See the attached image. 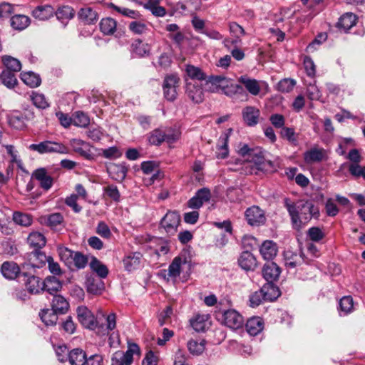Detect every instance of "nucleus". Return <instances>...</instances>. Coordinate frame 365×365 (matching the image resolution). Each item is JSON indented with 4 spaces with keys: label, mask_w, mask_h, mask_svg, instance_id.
Wrapping results in <instances>:
<instances>
[{
    "label": "nucleus",
    "mask_w": 365,
    "mask_h": 365,
    "mask_svg": "<svg viewBox=\"0 0 365 365\" xmlns=\"http://www.w3.org/2000/svg\"><path fill=\"white\" fill-rule=\"evenodd\" d=\"M307 237L313 242H319L325 235L319 227H312L307 230Z\"/></svg>",
    "instance_id": "nucleus-61"
},
{
    "label": "nucleus",
    "mask_w": 365,
    "mask_h": 365,
    "mask_svg": "<svg viewBox=\"0 0 365 365\" xmlns=\"http://www.w3.org/2000/svg\"><path fill=\"white\" fill-rule=\"evenodd\" d=\"M26 121L27 120L24 118L23 113L19 111H14L9 116V124L16 130H24L26 128Z\"/></svg>",
    "instance_id": "nucleus-36"
},
{
    "label": "nucleus",
    "mask_w": 365,
    "mask_h": 365,
    "mask_svg": "<svg viewBox=\"0 0 365 365\" xmlns=\"http://www.w3.org/2000/svg\"><path fill=\"white\" fill-rule=\"evenodd\" d=\"M69 303L61 295H54L51 302V308L58 314H65L69 309Z\"/></svg>",
    "instance_id": "nucleus-31"
},
{
    "label": "nucleus",
    "mask_w": 365,
    "mask_h": 365,
    "mask_svg": "<svg viewBox=\"0 0 365 365\" xmlns=\"http://www.w3.org/2000/svg\"><path fill=\"white\" fill-rule=\"evenodd\" d=\"M28 244L33 250H38L45 247L46 239L43 234L38 232H33L29 235Z\"/></svg>",
    "instance_id": "nucleus-33"
},
{
    "label": "nucleus",
    "mask_w": 365,
    "mask_h": 365,
    "mask_svg": "<svg viewBox=\"0 0 365 365\" xmlns=\"http://www.w3.org/2000/svg\"><path fill=\"white\" fill-rule=\"evenodd\" d=\"M31 100L33 104L39 109H46L49 107V103L46 100L43 94L32 92Z\"/></svg>",
    "instance_id": "nucleus-55"
},
{
    "label": "nucleus",
    "mask_w": 365,
    "mask_h": 365,
    "mask_svg": "<svg viewBox=\"0 0 365 365\" xmlns=\"http://www.w3.org/2000/svg\"><path fill=\"white\" fill-rule=\"evenodd\" d=\"M238 81L243 84L252 95L257 96L259 93L260 86L257 80L250 78L247 76L245 75L240 76Z\"/></svg>",
    "instance_id": "nucleus-35"
},
{
    "label": "nucleus",
    "mask_w": 365,
    "mask_h": 365,
    "mask_svg": "<svg viewBox=\"0 0 365 365\" xmlns=\"http://www.w3.org/2000/svg\"><path fill=\"white\" fill-rule=\"evenodd\" d=\"M280 134L283 138L287 139L294 145H297V138L296 137V133L293 128L284 127L282 129Z\"/></svg>",
    "instance_id": "nucleus-62"
},
{
    "label": "nucleus",
    "mask_w": 365,
    "mask_h": 365,
    "mask_svg": "<svg viewBox=\"0 0 365 365\" xmlns=\"http://www.w3.org/2000/svg\"><path fill=\"white\" fill-rule=\"evenodd\" d=\"M68 361L71 365H85L87 356L82 349L75 348L68 352Z\"/></svg>",
    "instance_id": "nucleus-27"
},
{
    "label": "nucleus",
    "mask_w": 365,
    "mask_h": 365,
    "mask_svg": "<svg viewBox=\"0 0 365 365\" xmlns=\"http://www.w3.org/2000/svg\"><path fill=\"white\" fill-rule=\"evenodd\" d=\"M30 23V18L24 14H14L10 18V25L14 30L22 31L27 28Z\"/></svg>",
    "instance_id": "nucleus-29"
},
{
    "label": "nucleus",
    "mask_w": 365,
    "mask_h": 365,
    "mask_svg": "<svg viewBox=\"0 0 365 365\" xmlns=\"http://www.w3.org/2000/svg\"><path fill=\"white\" fill-rule=\"evenodd\" d=\"M14 14V5L3 2L0 4V19L9 18Z\"/></svg>",
    "instance_id": "nucleus-63"
},
{
    "label": "nucleus",
    "mask_w": 365,
    "mask_h": 365,
    "mask_svg": "<svg viewBox=\"0 0 365 365\" xmlns=\"http://www.w3.org/2000/svg\"><path fill=\"white\" fill-rule=\"evenodd\" d=\"M99 28L104 35H113L117 31V21L111 17L103 18L99 23Z\"/></svg>",
    "instance_id": "nucleus-30"
},
{
    "label": "nucleus",
    "mask_w": 365,
    "mask_h": 365,
    "mask_svg": "<svg viewBox=\"0 0 365 365\" xmlns=\"http://www.w3.org/2000/svg\"><path fill=\"white\" fill-rule=\"evenodd\" d=\"M142 255L140 252H132L123 258V264L125 270L132 272L140 266Z\"/></svg>",
    "instance_id": "nucleus-26"
},
{
    "label": "nucleus",
    "mask_w": 365,
    "mask_h": 365,
    "mask_svg": "<svg viewBox=\"0 0 365 365\" xmlns=\"http://www.w3.org/2000/svg\"><path fill=\"white\" fill-rule=\"evenodd\" d=\"M277 245L272 240L264 241L259 248L260 254L267 262H272L271 260L277 255Z\"/></svg>",
    "instance_id": "nucleus-21"
},
{
    "label": "nucleus",
    "mask_w": 365,
    "mask_h": 365,
    "mask_svg": "<svg viewBox=\"0 0 365 365\" xmlns=\"http://www.w3.org/2000/svg\"><path fill=\"white\" fill-rule=\"evenodd\" d=\"M182 263V259L180 257H175L168 267V276L173 278H176L180 274V267Z\"/></svg>",
    "instance_id": "nucleus-53"
},
{
    "label": "nucleus",
    "mask_w": 365,
    "mask_h": 365,
    "mask_svg": "<svg viewBox=\"0 0 365 365\" xmlns=\"http://www.w3.org/2000/svg\"><path fill=\"white\" fill-rule=\"evenodd\" d=\"M245 328L249 334L256 336L264 328L263 319L259 317H252L247 321Z\"/></svg>",
    "instance_id": "nucleus-25"
},
{
    "label": "nucleus",
    "mask_w": 365,
    "mask_h": 365,
    "mask_svg": "<svg viewBox=\"0 0 365 365\" xmlns=\"http://www.w3.org/2000/svg\"><path fill=\"white\" fill-rule=\"evenodd\" d=\"M185 71L191 80L203 81L206 80L207 76L199 67L192 65H187Z\"/></svg>",
    "instance_id": "nucleus-49"
},
{
    "label": "nucleus",
    "mask_w": 365,
    "mask_h": 365,
    "mask_svg": "<svg viewBox=\"0 0 365 365\" xmlns=\"http://www.w3.org/2000/svg\"><path fill=\"white\" fill-rule=\"evenodd\" d=\"M78 19L85 24H95L98 19V13L91 7L81 8L78 12Z\"/></svg>",
    "instance_id": "nucleus-23"
},
{
    "label": "nucleus",
    "mask_w": 365,
    "mask_h": 365,
    "mask_svg": "<svg viewBox=\"0 0 365 365\" xmlns=\"http://www.w3.org/2000/svg\"><path fill=\"white\" fill-rule=\"evenodd\" d=\"M205 344L206 341L205 339H202L200 342L197 340L190 339L187 343V347L191 354L199 356L205 351Z\"/></svg>",
    "instance_id": "nucleus-44"
},
{
    "label": "nucleus",
    "mask_w": 365,
    "mask_h": 365,
    "mask_svg": "<svg viewBox=\"0 0 365 365\" xmlns=\"http://www.w3.org/2000/svg\"><path fill=\"white\" fill-rule=\"evenodd\" d=\"M86 290L88 293L99 295L105 289L104 283L101 279L88 277L86 281Z\"/></svg>",
    "instance_id": "nucleus-28"
},
{
    "label": "nucleus",
    "mask_w": 365,
    "mask_h": 365,
    "mask_svg": "<svg viewBox=\"0 0 365 365\" xmlns=\"http://www.w3.org/2000/svg\"><path fill=\"white\" fill-rule=\"evenodd\" d=\"M237 264L245 272H254L259 266L256 257L250 251H243L240 255Z\"/></svg>",
    "instance_id": "nucleus-10"
},
{
    "label": "nucleus",
    "mask_w": 365,
    "mask_h": 365,
    "mask_svg": "<svg viewBox=\"0 0 365 365\" xmlns=\"http://www.w3.org/2000/svg\"><path fill=\"white\" fill-rule=\"evenodd\" d=\"M130 51L133 55L139 58L148 56L150 53V46L144 43L140 38L135 39L130 45Z\"/></svg>",
    "instance_id": "nucleus-20"
},
{
    "label": "nucleus",
    "mask_w": 365,
    "mask_h": 365,
    "mask_svg": "<svg viewBox=\"0 0 365 365\" xmlns=\"http://www.w3.org/2000/svg\"><path fill=\"white\" fill-rule=\"evenodd\" d=\"M96 232L105 239H109L112 235L109 227L103 221L98 222Z\"/></svg>",
    "instance_id": "nucleus-64"
},
{
    "label": "nucleus",
    "mask_w": 365,
    "mask_h": 365,
    "mask_svg": "<svg viewBox=\"0 0 365 365\" xmlns=\"http://www.w3.org/2000/svg\"><path fill=\"white\" fill-rule=\"evenodd\" d=\"M323 157L322 151L317 148L311 149L305 152L304 155V159L307 163L321 162Z\"/></svg>",
    "instance_id": "nucleus-52"
},
{
    "label": "nucleus",
    "mask_w": 365,
    "mask_h": 365,
    "mask_svg": "<svg viewBox=\"0 0 365 365\" xmlns=\"http://www.w3.org/2000/svg\"><path fill=\"white\" fill-rule=\"evenodd\" d=\"M283 202L290 217L292 227L296 230H300L312 218L318 220L320 217L319 207L311 200L302 199L293 202L290 198L285 197Z\"/></svg>",
    "instance_id": "nucleus-1"
},
{
    "label": "nucleus",
    "mask_w": 365,
    "mask_h": 365,
    "mask_svg": "<svg viewBox=\"0 0 365 365\" xmlns=\"http://www.w3.org/2000/svg\"><path fill=\"white\" fill-rule=\"evenodd\" d=\"M106 324L103 322L102 318L94 317L93 327L91 330H96V334L99 336L108 335L109 331L113 330L116 327V315L115 313H110L106 317Z\"/></svg>",
    "instance_id": "nucleus-7"
},
{
    "label": "nucleus",
    "mask_w": 365,
    "mask_h": 365,
    "mask_svg": "<svg viewBox=\"0 0 365 365\" xmlns=\"http://www.w3.org/2000/svg\"><path fill=\"white\" fill-rule=\"evenodd\" d=\"M0 270L5 278L8 279H15L18 278L19 280L21 277V273L24 272L21 271L18 264L14 261L4 262L1 266Z\"/></svg>",
    "instance_id": "nucleus-11"
},
{
    "label": "nucleus",
    "mask_w": 365,
    "mask_h": 365,
    "mask_svg": "<svg viewBox=\"0 0 365 365\" xmlns=\"http://www.w3.org/2000/svg\"><path fill=\"white\" fill-rule=\"evenodd\" d=\"M180 222L181 217L178 211H168L161 219L159 227L163 228L168 235H174L178 231Z\"/></svg>",
    "instance_id": "nucleus-5"
},
{
    "label": "nucleus",
    "mask_w": 365,
    "mask_h": 365,
    "mask_svg": "<svg viewBox=\"0 0 365 365\" xmlns=\"http://www.w3.org/2000/svg\"><path fill=\"white\" fill-rule=\"evenodd\" d=\"M28 257L32 268H41L45 266L49 259L48 256H46L41 249L33 250L28 254Z\"/></svg>",
    "instance_id": "nucleus-19"
},
{
    "label": "nucleus",
    "mask_w": 365,
    "mask_h": 365,
    "mask_svg": "<svg viewBox=\"0 0 365 365\" xmlns=\"http://www.w3.org/2000/svg\"><path fill=\"white\" fill-rule=\"evenodd\" d=\"M55 14V9L51 5H41L32 11V16L36 19L45 21Z\"/></svg>",
    "instance_id": "nucleus-24"
},
{
    "label": "nucleus",
    "mask_w": 365,
    "mask_h": 365,
    "mask_svg": "<svg viewBox=\"0 0 365 365\" xmlns=\"http://www.w3.org/2000/svg\"><path fill=\"white\" fill-rule=\"evenodd\" d=\"M90 267L100 278H106L109 272L107 266L103 264L96 257H92Z\"/></svg>",
    "instance_id": "nucleus-38"
},
{
    "label": "nucleus",
    "mask_w": 365,
    "mask_h": 365,
    "mask_svg": "<svg viewBox=\"0 0 365 365\" xmlns=\"http://www.w3.org/2000/svg\"><path fill=\"white\" fill-rule=\"evenodd\" d=\"M339 310L347 314L352 312L354 308V302L351 296L343 297L339 302Z\"/></svg>",
    "instance_id": "nucleus-56"
},
{
    "label": "nucleus",
    "mask_w": 365,
    "mask_h": 365,
    "mask_svg": "<svg viewBox=\"0 0 365 365\" xmlns=\"http://www.w3.org/2000/svg\"><path fill=\"white\" fill-rule=\"evenodd\" d=\"M220 315L225 325L231 329H237L242 327L244 324L243 317L235 309L221 310L220 309V311L216 314V318L218 320L220 319L219 318Z\"/></svg>",
    "instance_id": "nucleus-2"
},
{
    "label": "nucleus",
    "mask_w": 365,
    "mask_h": 365,
    "mask_svg": "<svg viewBox=\"0 0 365 365\" xmlns=\"http://www.w3.org/2000/svg\"><path fill=\"white\" fill-rule=\"evenodd\" d=\"M261 289L264 294V301H275L281 295V291L274 282H267Z\"/></svg>",
    "instance_id": "nucleus-22"
},
{
    "label": "nucleus",
    "mask_w": 365,
    "mask_h": 365,
    "mask_svg": "<svg viewBox=\"0 0 365 365\" xmlns=\"http://www.w3.org/2000/svg\"><path fill=\"white\" fill-rule=\"evenodd\" d=\"M57 251L60 257V259L64 262V264L68 267H71L72 266V260L73 258V255L76 252L68 249L64 246H58L57 248Z\"/></svg>",
    "instance_id": "nucleus-45"
},
{
    "label": "nucleus",
    "mask_w": 365,
    "mask_h": 365,
    "mask_svg": "<svg viewBox=\"0 0 365 365\" xmlns=\"http://www.w3.org/2000/svg\"><path fill=\"white\" fill-rule=\"evenodd\" d=\"M148 142L150 145L159 146L165 142L163 130L156 128L149 133Z\"/></svg>",
    "instance_id": "nucleus-51"
},
{
    "label": "nucleus",
    "mask_w": 365,
    "mask_h": 365,
    "mask_svg": "<svg viewBox=\"0 0 365 365\" xmlns=\"http://www.w3.org/2000/svg\"><path fill=\"white\" fill-rule=\"evenodd\" d=\"M88 262V258L86 255H83L81 252H76L73 255L72 260V265L78 269H83L86 267Z\"/></svg>",
    "instance_id": "nucleus-57"
},
{
    "label": "nucleus",
    "mask_w": 365,
    "mask_h": 365,
    "mask_svg": "<svg viewBox=\"0 0 365 365\" xmlns=\"http://www.w3.org/2000/svg\"><path fill=\"white\" fill-rule=\"evenodd\" d=\"M185 94L195 103H200L204 100V91L202 85L196 81L186 80Z\"/></svg>",
    "instance_id": "nucleus-9"
},
{
    "label": "nucleus",
    "mask_w": 365,
    "mask_h": 365,
    "mask_svg": "<svg viewBox=\"0 0 365 365\" xmlns=\"http://www.w3.org/2000/svg\"><path fill=\"white\" fill-rule=\"evenodd\" d=\"M242 118L245 123L248 126H255L259 122L260 111L258 108L254 106H246L243 108Z\"/></svg>",
    "instance_id": "nucleus-18"
},
{
    "label": "nucleus",
    "mask_w": 365,
    "mask_h": 365,
    "mask_svg": "<svg viewBox=\"0 0 365 365\" xmlns=\"http://www.w3.org/2000/svg\"><path fill=\"white\" fill-rule=\"evenodd\" d=\"M180 78L175 74L166 75L163 80V89L165 98L173 102L178 96L177 88L179 86Z\"/></svg>",
    "instance_id": "nucleus-6"
},
{
    "label": "nucleus",
    "mask_w": 365,
    "mask_h": 365,
    "mask_svg": "<svg viewBox=\"0 0 365 365\" xmlns=\"http://www.w3.org/2000/svg\"><path fill=\"white\" fill-rule=\"evenodd\" d=\"M210 318L209 314H200L195 315L194 319L190 320V324L192 328L197 332H203L206 330L207 327V321Z\"/></svg>",
    "instance_id": "nucleus-37"
},
{
    "label": "nucleus",
    "mask_w": 365,
    "mask_h": 365,
    "mask_svg": "<svg viewBox=\"0 0 365 365\" xmlns=\"http://www.w3.org/2000/svg\"><path fill=\"white\" fill-rule=\"evenodd\" d=\"M12 220L16 225L22 227H29L32 224L33 222V217L31 215L20 211L14 212Z\"/></svg>",
    "instance_id": "nucleus-42"
},
{
    "label": "nucleus",
    "mask_w": 365,
    "mask_h": 365,
    "mask_svg": "<svg viewBox=\"0 0 365 365\" xmlns=\"http://www.w3.org/2000/svg\"><path fill=\"white\" fill-rule=\"evenodd\" d=\"M107 171L113 180L121 182L126 177L128 168L125 163L120 164L111 163L107 167Z\"/></svg>",
    "instance_id": "nucleus-14"
},
{
    "label": "nucleus",
    "mask_w": 365,
    "mask_h": 365,
    "mask_svg": "<svg viewBox=\"0 0 365 365\" xmlns=\"http://www.w3.org/2000/svg\"><path fill=\"white\" fill-rule=\"evenodd\" d=\"M21 79L25 84L31 88L38 87L41 83V79L39 75L36 74L32 71L21 73Z\"/></svg>",
    "instance_id": "nucleus-41"
},
{
    "label": "nucleus",
    "mask_w": 365,
    "mask_h": 365,
    "mask_svg": "<svg viewBox=\"0 0 365 365\" xmlns=\"http://www.w3.org/2000/svg\"><path fill=\"white\" fill-rule=\"evenodd\" d=\"M73 125L77 127L87 128L90 124V118L83 111L78 110L73 113Z\"/></svg>",
    "instance_id": "nucleus-48"
},
{
    "label": "nucleus",
    "mask_w": 365,
    "mask_h": 365,
    "mask_svg": "<svg viewBox=\"0 0 365 365\" xmlns=\"http://www.w3.org/2000/svg\"><path fill=\"white\" fill-rule=\"evenodd\" d=\"M249 159L251 162H253L257 168L264 159V151L261 148L258 147L252 148V153L249 156Z\"/></svg>",
    "instance_id": "nucleus-60"
},
{
    "label": "nucleus",
    "mask_w": 365,
    "mask_h": 365,
    "mask_svg": "<svg viewBox=\"0 0 365 365\" xmlns=\"http://www.w3.org/2000/svg\"><path fill=\"white\" fill-rule=\"evenodd\" d=\"M245 217L247 224L252 227H259L266 222L264 210L257 205L248 207L245 212Z\"/></svg>",
    "instance_id": "nucleus-8"
},
{
    "label": "nucleus",
    "mask_w": 365,
    "mask_h": 365,
    "mask_svg": "<svg viewBox=\"0 0 365 365\" xmlns=\"http://www.w3.org/2000/svg\"><path fill=\"white\" fill-rule=\"evenodd\" d=\"M130 31L135 35H142L148 31V26L140 21H133L128 24Z\"/></svg>",
    "instance_id": "nucleus-54"
},
{
    "label": "nucleus",
    "mask_w": 365,
    "mask_h": 365,
    "mask_svg": "<svg viewBox=\"0 0 365 365\" xmlns=\"http://www.w3.org/2000/svg\"><path fill=\"white\" fill-rule=\"evenodd\" d=\"M31 177L37 180L39 182V186L46 191L48 190L53 185V178L47 174L44 168L35 170Z\"/></svg>",
    "instance_id": "nucleus-15"
},
{
    "label": "nucleus",
    "mask_w": 365,
    "mask_h": 365,
    "mask_svg": "<svg viewBox=\"0 0 365 365\" xmlns=\"http://www.w3.org/2000/svg\"><path fill=\"white\" fill-rule=\"evenodd\" d=\"M77 317L79 323L87 329H92L93 327L94 315L86 307L81 306L76 309Z\"/></svg>",
    "instance_id": "nucleus-16"
},
{
    "label": "nucleus",
    "mask_w": 365,
    "mask_h": 365,
    "mask_svg": "<svg viewBox=\"0 0 365 365\" xmlns=\"http://www.w3.org/2000/svg\"><path fill=\"white\" fill-rule=\"evenodd\" d=\"M29 149L32 151H36L39 154L45 153H67L68 152V148L62 143L45 140L38 144L34 143L29 146Z\"/></svg>",
    "instance_id": "nucleus-3"
},
{
    "label": "nucleus",
    "mask_w": 365,
    "mask_h": 365,
    "mask_svg": "<svg viewBox=\"0 0 365 365\" xmlns=\"http://www.w3.org/2000/svg\"><path fill=\"white\" fill-rule=\"evenodd\" d=\"M1 248L3 255L13 256L18 252V248L15 240L6 238L1 242Z\"/></svg>",
    "instance_id": "nucleus-46"
},
{
    "label": "nucleus",
    "mask_w": 365,
    "mask_h": 365,
    "mask_svg": "<svg viewBox=\"0 0 365 365\" xmlns=\"http://www.w3.org/2000/svg\"><path fill=\"white\" fill-rule=\"evenodd\" d=\"M2 63L4 66L3 70L18 73L21 68V62L10 56H4L1 58Z\"/></svg>",
    "instance_id": "nucleus-40"
},
{
    "label": "nucleus",
    "mask_w": 365,
    "mask_h": 365,
    "mask_svg": "<svg viewBox=\"0 0 365 365\" xmlns=\"http://www.w3.org/2000/svg\"><path fill=\"white\" fill-rule=\"evenodd\" d=\"M41 278L35 275L31 272H24L19 282L22 283L28 292L31 294H38L42 292Z\"/></svg>",
    "instance_id": "nucleus-4"
},
{
    "label": "nucleus",
    "mask_w": 365,
    "mask_h": 365,
    "mask_svg": "<svg viewBox=\"0 0 365 365\" xmlns=\"http://www.w3.org/2000/svg\"><path fill=\"white\" fill-rule=\"evenodd\" d=\"M358 21V16L351 12L344 14L336 24V27L341 31L348 33Z\"/></svg>",
    "instance_id": "nucleus-13"
},
{
    "label": "nucleus",
    "mask_w": 365,
    "mask_h": 365,
    "mask_svg": "<svg viewBox=\"0 0 365 365\" xmlns=\"http://www.w3.org/2000/svg\"><path fill=\"white\" fill-rule=\"evenodd\" d=\"M281 272V268L274 262H267L262 269V277L267 282L278 281Z\"/></svg>",
    "instance_id": "nucleus-12"
},
{
    "label": "nucleus",
    "mask_w": 365,
    "mask_h": 365,
    "mask_svg": "<svg viewBox=\"0 0 365 365\" xmlns=\"http://www.w3.org/2000/svg\"><path fill=\"white\" fill-rule=\"evenodd\" d=\"M296 82L292 78H284L277 84V89L282 93H289L293 90Z\"/></svg>",
    "instance_id": "nucleus-58"
},
{
    "label": "nucleus",
    "mask_w": 365,
    "mask_h": 365,
    "mask_svg": "<svg viewBox=\"0 0 365 365\" xmlns=\"http://www.w3.org/2000/svg\"><path fill=\"white\" fill-rule=\"evenodd\" d=\"M16 74V72L3 70L0 73V80L5 86L9 88H13L18 83Z\"/></svg>",
    "instance_id": "nucleus-39"
},
{
    "label": "nucleus",
    "mask_w": 365,
    "mask_h": 365,
    "mask_svg": "<svg viewBox=\"0 0 365 365\" xmlns=\"http://www.w3.org/2000/svg\"><path fill=\"white\" fill-rule=\"evenodd\" d=\"M42 292L46 291L51 295H57V292L61 291L63 283L55 276H48L42 282Z\"/></svg>",
    "instance_id": "nucleus-17"
},
{
    "label": "nucleus",
    "mask_w": 365,
    "mask_h": 365,
    "mask_svg": "<svg viewBox=\"0 0 365 365\" xmlns=\"http://www.w3.org/2000/svg\"><path fill=\"white\" fill-rule=\"evenodd\" d=\"M42 222L52 230H57V227L63 223L64 218L60 212L52 213L42 218Z\"/></svg>",
    "instance_id": "nucleus-34"
},
{
    "label": "nucleus",
    "mask_w": 365,
    "mask_h": 365,
    "mask_svg": "<svg viewBox=\"0 0 365 365\" xmlns=\"http://www.w3.org/2000/svg\"><path fill=\"white\" fill-rule=\"evenodd\" d=\"M228 139L229 134H222L219 141L220 144L217 145L218 150H221V152L217 153L216 155L217 158L218 159H225L229 155V150H228Z\"/></svg>",
    "instance_id": "nucleus-47"
},
{
    "label": "nucleus",
    "mask_w": 365,
    "mask_h": 365,
    "mask_svg": "<svg viewBox=\"0 0 365 365\" xmlns=\"http://www.w3.org/2000/svg\"><path fill=\"white\" fill-rule=\"evenodd\" d=\"M163 130L165 142L168 143H173L179 139L180 133L175 129L171 127H167Z\"/></svg>",
    "instance_id": "nucleus-59"
},
{
    "label": "nucleus",
    "mask_w": 365,
    "mask_h": 365,
    "mask_svg": "<svg viewBox=\"0 0 365 365\" xmlns=\"http://www.w3.org/2000/svg\"><path fill=\"white\" fill-rule=\"evenodd\" d=\"M103 195L115 202H119L120 200V193L115 185L110 184L103 187Z\"/></svg>",
    "instance_id": "nucleus-50"
},
{
    "label": "nucleus",
    "mask_w": 365,
    "mask_h": 365,
    "mask_svg": "<svg viewBox=\"0 0 365 365\" xmlns=\"http://www.w3.org/2000/svg\"><path fill=\"white\" fill-rule=\"evenodd\" d=\"M58 314L52 308L41 309L38 313L40 319L46 327L56 325L58 319Z\"/></svg>",
    "instance_id": "nucleus-32"
},
{
    "label": "nucleus",
    "mask_w": 365,
    "mask_h": 365,
    "mask_svg": "<svg viewBox=\"0 0 365 365\" xmlns=\"http://www.w3.org/2000/svg\"><path fill=\"white\" fill-rule=\"evenodd\" d=\"M55 15L62 22L68 21L74 17L75 10L71 6H62L55 11Z\"/></svg>",
    "instance_id": "nucleus-43"
}]
</instances>
